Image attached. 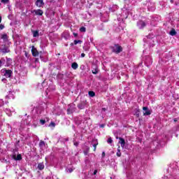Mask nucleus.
Instances as JSON below:
<instances>
[{"mask_svg":"<svg viewBox=\"0 0 179 179\" xmlns=\"http://www.w3.org/2000/svg\"><path fill=\"white\" fill-rule=\"evenodd\" d=\"M2 22V17H0V23Z\"/></svg>","mask_w":179,"mask_h":179,"instance_id":"nucleus-41","label":"nucleus"},{"mask_svg":"<svg viewBox=\"0 0 179 179\" xmlns=\"http://www.w3.org/2000/svg\"><path fill=\"white\" fill-rule=\"evenodd\" d=\"M80 31H81V33H85L86 32V27H82L80 28Z\"/></svg>","mask_w":179,"mask_h":179,"instance_id":"nucleus-21","label":"nucleus"},{"mask_svg":"<svg viewBox=\"0 0 179 179\" xmlns=\"http://www.w3.org/2000/svg\"><path fill=\"white\" fill-rule=\"evenodd\" d=\"M140 114H141V110H140L139 108H136V109L135 110L134 115H136V117L137 118H139Z\"/></svg>","mask_w":179,"mask_h":179,"instance_id":"nucleus-14","label":"nucleus"},{"mask_svg":"<svg viewBox=\"0 0 179 179\" xmlns=\"http://www.w3.org/2000/svg\"><path fill=\"white\" fill-rule=\"evenodd\" d=\"M137 26L139 27V29H143L146 27V23L143 20H139L137 22Z\"/></svg>","mask_w":179,"mask_h":179,"instance_id":"nucleus-8","label":"nucleus"},{"mask_svg":"<svg viewBox=\"0 0 179 179\" xmlns=\"http://www.w3.org/2000/svg\"><path fill=\"white\" fill-rule=\"evenodd\" d=\"M1 3L6 5V3H9V0H1Z\"/></svg>","mask_w":179,"mask_h":179,"instance_id":"nucleus-24","label":"nucleus"},{"mask_svg":"<svg viewBox=\"0 0 179 179\" xmlns=\"http://www.w3.org/2000/svg\"><path fill=\"white\" fill-rule=\"evenodd\" d=\"M73 36H74V37H78V34L73 33Z\"/></svg>","mask_w":179,"mask_h":179,"instance_id":"nucleus-37","label":"nucleus"},{"mask_svg":"<svg viewBox=\"0 0 179 179\" xmlns=\"http://www.w3.org/2000/svg\"><path fill=\"white\" fill-rule=\"evenodd\" d=\"M3 48H0V52L2 54H9L10 52V49H9V46H6V45H2Z\"/></svg>","mask_w":179,"mask_h":179,"instance_id":"nucleus-2","label":"nucleus"},{"mask_svg":"<svg viewBox=\"0 0 179 179\" xmlns=\"http://www.w3.org/2000/svg\"><path fill=\"white\" fill-rule=\"evenodd\" d=\"M31 52L33 57H38V50H37V49L34 48V46L32 47Z\"/></svg>","mask_w":179,"mask_h":179,"instance_id":"nucleus-9","label":"nucleus"},{"mask_svg":"<svg viewBox=\"0 0 179 179\" xmlns=\"http://www.w3.org/2000/svg\"><path fill=\"white\" fill-rule=\"evenodd\" d=\"M107 142H108V143H110V144L113 143V138H111V137H110L108 139Z\"/></svg>","mask_w":179,"mask_h":179,"instance_id":"nucleus-25","label":"nucleus"},{"mask_svg":"<svg viewBox=\"0 0 179 179\" xmlns=\"http://www.w3.org/2000/svg\"><path fill=\"white\" fill-rule=\"evenodd\" d=\"M104 127H105L104 124H101L100 125V128H104Z\"/></svg>","mask_w":179,"mask_h":179,"instance_id":"nucleus-36","label":"nucleus"},{"mask_svg":"<svg viewBox=\"0 0 179 179\" xmlns=\"http://www.w3.org/2000/svg\"><path fill=\"white\" fill-rule=\"evenodd\" d=\"M40 122H41V125H44V124H45V120L41 119V120H40Z\"/></svg>","mask_w":179,"mask_h":179,"instance_id":"nucleus-27","label":"nucleus"},{"mask_svg":"<svg viewBox=\"0 0 179 179\" xmlns=\"http://www.w3.org/2000/svg\"><path fill=\"white\" fill-rule=\"evenodd\" d=\"M89 153L88 150L84 151L85 156H87V154Z\"/></svg>","mask_w":179,"mask_h":179,"instance_id":"nucleus-30","label":"nucleus"},{"mask_svg":"<svg viewBox=\"0 0 179 179\" xmlns=\"http://www.w3.org/2000/svg\"><path fill=\"white\" fill-rule=\"evenodd\" d=\"M85 57H86V55L85 53H82L81 54V57L85 58Z\"/></svg>","mask_w":179,"mask_h":179,"instance_id":"nucleus-32","label":"nucleus"},{"mask_svg":"<svg viewBox=\"0 0 179 179\" xmlns=\"http://www.w3.org/2000/svg\"><path fill=\"white\" fill-rule=\"evenodd\" d=\"M116 156H117V157H121V150H120V146L118 147L117 152L116 153Z\"/></svg>","mask_w":179,"mask_h":179,"instance_id":"nucleus-19","label":"nucleus"},{"mask_svg":"<svg viewBox=\"0 0 179 179\" xmlns=\"http://www.w3.org/2000/svg\"><path fill=\"white\" fill-rule=\"evenodd\" d=\"M119 139H120L119 143H120V146L122 148H124V146H125V139L121 137H120Z\"/></svg>","mask_w":179,"mask_h":179,"instance_id":"nucleus-12","label":"nucleus"},{"mask_svg":"<svg viewBox=\"0 0 179 179\" xmlns=\"http://www.w3.org/2000/svg\"><path fill=\"white\" fill-rule=\"evenodd\" d=\"M70 173H72V170H70Z\"/></svg>","mask_w":179,"mask_h":179,"instance_id":"nucleus-44","label":"nucleus"},{"mask_svg":"<svg viewBox=\"0 0 179 179\" xmlns=\"http://www.w3.org/2000/svg\"><path fill=\"white\" fill-rule=\"evenodd\" d=\"M1 38L4 41H8V38H9V37L8 36V34H4L1 35Z\"/></svg>","mask_w":179,"mask_h":179,"instance_id":"nucleus-15","label":"nucleus"},{"mask_svg":"<svg viewBox=\"0 0 179 179\" xmlns=\"http://www.w3.org/2000/svg\"><path fill=\"white\" fill-rule=\"evenodd\" d=\"M110 48L112 52H115V54H120L123 50L122 46L120 45V44H115L113 46H110Z\"/></svg>","mask_w":179,"mask_h":179,"instance_id":"nucleus-1","label":"nucleus"},{"mask_svg":"<svg viewBox=\"0 0 179 179\" xmlns=\"http://www.w3.org/2000/svg\"><path fill=\"white\" fill-rule=\"evenodd\" d=\"M106 110H107V109H106V108H102V110H103V111H106Z\"/></svg>","mask_w":179,"mask_h":179,"instance_id":"nucleus-39","label":"nucleus"},{"mask_svg":"<svg viewBox=\"0 0 179 179\" xmlns=\"http://www.w3.org/2000/svg\"><path fill=\"white\" fill-rule=\"evenodd\" d=\"M96 174H97V170H94V171L93 175H94V176H96Z\"/></svg>","mask_w":179,"mask_h":179,"instance_id":"nucleus-35","label":"nucleus"},{"mask_svg":"<svg viewBox=\"0 0 179 179\" xmlns=\"http://www.w3.org/2000/svg\"><path fill=\"white\" fill-rule=\"evenodd\" d=\"M1 3H0V6H1Z\"/></svg>","mask_w":179,"mask_h":179,"instance_id":"nucleus-45","label":"nucleus"},{"mask_svg":"<svg viewBox=\"0 0 179 179\" xmlns=\"http://www.w3.org/2000/svg\"><path fill=\"white\" fill-rule=\"evenodd\" d=\"M39 146H40L41 148H43V146H45V143L44 141H41L39 142Z\"/></svg>","mask_w":179,"mask_h":179,"instance_id":"nucleus-22","label":"nucleus"},{"mask_svg":"<svg viewBox=\"0 0 179 179\" xmlns=\"http://www.w3.org/2000/svg\"><path fill=\"white\" fill-rule=\"evenodd\" d=\"M103 157H106V152H102V158L103 159Z\"/></svg>","mask_w":179,"mask_h":179,"instance_id":"nucleus-31","label":"nucleus"},{"mask_svg":"<svg viewBox=\"0 0 179 179\" xmlns=\"http://www.w3.org/2000/svg\"><path fill=\"white\" fill-rule=\"evenodd\" d=\"M71 45H73V43H71Z\"/></svg>","mask_w":179,"mask_h":179,"instance_id":"nucleus-43","label":"nucleus"},{"mask_svg":"<svg viewBox=\"0 0 179 179\" xmlns=\"http://www.w3.org/2000/svg\"><path fill=\"white\" fill-rule=\"evenodd\" d=\"M13 159L16 161H20L22 160V155L18 154L16 157V154L13 155L12 156Z\"/></svg>","mask_w":179,"mask_h":179,"instance_id":"nucleus-10","label":"nucleus"},{"mask_svg":"<svg viewBox=\"0 0 179 179\" xmlns=\"http://www.w3.org/2000/svg\"><path fill=\"white\" fill-rule=\"evenodd\" d=\"M35 5L38 8H43V6H44V0H36Z\"/></svg>","mask_w":179,"mask_h":179,"instance_id":"nucleus-4","label":"nucleus"},{"mask_svg":"<svg viewBox=\"0 0 179 179\" xmlns=\"http://www.w3.org/2000/svg\"><path fill=\"white\" fill-rule=\"evenodd\" d=\"M45 166H44V163L43 162H41V163H39L38 164V169L41 171V170H44L45 169Z\"/></svg>","mask_w":179,"mask_h":179,"instance_id":"nucleus-13","label":"nucleus"},{"mask_svg":"<svg viewBox=\"0 0 179 179\" xmlns=\"http://www.w3.org/2000/svg\"><path fill=\"white\" fill-rule=\"evenodd\" d=\"M173 121H174V122H177L178 120H177V118H174Z\"/></svg>","mask_w":179,"mask_h":179,"instance_id":"nucleus-38","label":"nucleus"},{"mask_svg":"<svg viewBox=\"0 0 179 179\" xmlns=\"http://www.w3.org/2000/svg\"><path fill=\"white\" fill-rule=\"evenodd\" d=\"M77 44H82V41L80 40H75L74 45H76Z\"/></svg>","mask_w":179,"mask_h":179,"instance_id":"nucleus-23","label":"nucleus"},{"mask_svg":"<svg viewBox=\"0 0 179 179\" xmlns=\"http://www.w3.org/2000/svg\"><path fill=\"white\" fill-rule=\"evenodd\" d=\"M32 13H35L36 16H43L44 12L41 9L34 10Z\"/></svg>","mask_w":179,"mask_h":179,"instance_id":"nucleus-5","label":"nucleus"},{"mask_svg":"<svg viewBox=\"0 0 179 179\" xmlns=\"http://www.w3.org/2000/svg\"><path fill=\"white\" fill-rule=\"evenodd\" d=\"M78 108L79 110H85V108L86 107V102L85 101H80L78 105H77Z\"/></svg>","mask_w":179,"mask_h":179,"instance_id":"nucleus-6","label":"nucleus"},{"mask_svg":"<svg viewBox=\"0 0 179 179\" xmlns=\"http://www.w3.org/2000/svg\"><path fill=\"white\" fill-rule=\"evenodd\" d=\"M38 36H39L38 31H33L34 37H38Z\"/></svg>","mask_w":179,"mask_h":179,"instance_id":"nucleus-20","label":"nucleus"},{"mask_svg":"<svg viewBox=\"0 0 179 179\" xmlns=\"http://www.w3.org/2000/svg\"><path fill=\"white\" fill-rule=\"evenodd\" d=\"M49 127H55V123L54 122H51L49 124Z\"/></svg>","mask_w":179,"mask_h":179,"instance_id":"nucleus-28","label":"nucleus"},{"mask_svg":"<svg viewBox=\"0 0 179 179\" xmlns=\"http://www.w3.org/2000/svg\"><path fill=\"white\" fill-rule=\"evenodd\" d=\"M78 63H76V62H73L71 64V68L73 69H76L78 68Z\"/></svg>","mask_w":179,"mask_h":179,"instance_id":"nucleus-17","label":"nucleus"},{"mask_svg":"<svg viewBox=\"0 0 179 179\" xmlns=\"http://www.w3.org/2000/svg\"><path fill=\"white\" fill-rule=\"evenodd\" d=\"M3 29H5V25L1 24H0V30H3Z\"/></svg>","mask_w":179,"mask_h":179,"instance_id":"nucleus-29","label":"nucleus"},{"mask_svg":"<svg viewBox=\"0 0 179 179\" xmlns=\"http://www.w3.org/2000/svg\"><path fill=\"white\" fill-rule=\"evenodd\" d=\"M143 115H150L152 114V112L149 110V108L147 106L143 107Z\"/></svg>","mask_w":179,"mask_h":179,"instance_id":"nucleus-7","label":"nucleus"},{"mask_svg":"<svg viewBox=\"0 0 179 179\" xmlns=\"http://www.w3.org/2000/svg\"><path fill=\"white\" fill-rule=\"evenodd\" d=\"M178 56H179V54H178Z\"/></svg>","mask_w":179,"mask_h":179,"instance_id":"nucleus-46","label":"nucleus"},{"mask_svg":"<svg viewBox=\"0 0 179 179\" xmlns=\"http://www.w3.org/2000/svg\"><path fill=\"white\" fill-rule=\"evenodd\" d=\"M10 59H9V58H7V61H10Z\"/></svg>","mask_w":179,"mask_h":179,"instance_id":"nucleus-42","label":"nucleus"},{"mask_svg":"<svg viewBox=\"0 0 179 179\" xmlns=\"http://www.w3.org/2000/svg\"><path fill=\"white\" fill-rule=\"evenodd\" d=\"M92 72L94 75H97L99 73V69L97 68V66L94 65L92 66Z\"/></svg>","mask_w":179,"mask_h":179,"instance_id":"nucleus-11","label":"nucleus"},{"mask_svg":"<svg viewBox=\"0 0 179 179\" xmlns=\"http://www.w3.org/2000/svg\"><path fill=\"white\" fill-rule=\"evenodd\" d=\"M1 65H2V60H0V68H1Z\"/></svg>","mask_w":179,"mask_h":179,"instance_id":"nucleus-40","label":"nucleus"},{"mask_svg":"<svg viewBox=\"0 0 179 179\" xmlns=\"http://www.w3.org/2000/svg\"><path fill=\"white\" fill-rule=\"evenodd\" d=\"M2 71L5 72L4 76H6V78H11L12 73H13L12 70H8L6 69H2Z\"/></svg>","mask_w":179,"mask_h":179,"instance_id":"nucleus-3","label":"nucleus"},{"mask_svg":"<svg viewBox=\"0 0 179 179\" xmlns=\"http://www.w3.org/2000/svg\"><path fill=\"white\" fill-rule=\"evenodd\" d=\"M97 145H99V143H95L93 145L94 152H96V149L97 148Z\"/></svg>","mask_w":179,"mask_h":179,"instance_id":"nucleus-26","label":"nucleus"},{"mask_svg":"<svg viewBox=\"0 0 179 179\" xmlns=\"http://www.w3.org/2000/svg\"><path fill=\"white\" fill-rule=\"evenodd\" d=\"M88 94H89L90 97H94V96H96V93L93 91H90L88 92Z\"/></svg>","mask_w":179,"mask_h":179,"instance_id":"nucleus-18","label":"nucleus"},{"mask_svg":"<svg viewBox=\"0 0 179 179\" xmlns=\"http://www.w3.org/2000/svg\"><path fill=\"white\" fill-rule=\"evenodd\" d=\"M74 146H79V143L74 142Z\"/></svg>","mask_w":179,"mask_h":179,"instance_id":"nucleus-33","label":"nucleus"},{"mask_svg":"<svg viewBox=\"0 0 179 179\" xmlns=\"http://www.w3.org/2000/svg\"><path fill=\"white\" fill-rule=\"evenodd\" d=\"M70 113H72V112L71 111V108H68V109H67V114H69Z\"/></svg>","mask_w":179,"mask_h":179,"instance_id":"nucleus-34","label":"nucleus"},{"mask_svg":"<svg viewBox=\"0 0 179 179\" xmlns=\"http://www.w3.org/2000/svg\"><path fill=\"white\" fill-rule=\"evenodd\" d=\"M169 34H170L171 36H176V34H177V31H176V29H172L171 30V31L169 32Z\"/></svg>","mask_w":179,"mask_h":179,"instance_id":"nucleus-16","label":"nucleus"}]
</instances>
